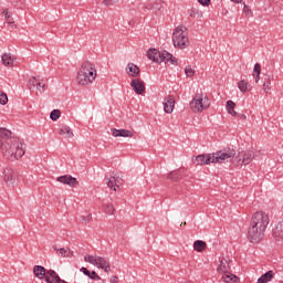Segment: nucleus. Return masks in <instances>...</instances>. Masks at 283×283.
I'll use <instances>...</instances> for the list:
<instances>
[{"mask_svg": "<svg viewBox=\"0 0 283 283\" xmlns=\"http://www.w3.org/2000/svg\"><path fill=\"white\" fill-rule=\"evenodd\" d=\"M103 211L107 216H114L116 208H114V205H112V203H103Z\"/></svg>", "mask_w": 283, "mask_h": 283, "instance_id": "nucleus-30", "label": "nucleus"}, {"mask_svg": "<svg viewBox=\"0 0 283 283\" xmlns=\"http://www.w3.org/2000/svg\"><path fill=\"white\" fill-rule=\"evenodd\" d=\"M8 104V94L0 92V105H7Z\"/></svg>", "mask_w": 283, "mask_h": 283, "instance_id": "nucleus-38", "label": "nucleus"}, {"mask_svg": "<svg viewBox=\"0 0 283 283\" xmlns=\"http://www.w3.org/2000/svg\"><path fill=\"white\" fill-rule=\"evenodd\" d=\"M81 273L85 274L86 277H90L91 273L90 270H87V268H81L80 269Z\"/></svg>", "mask_w": 283, "mask_h": 283, "instance_id": "nucleus-44", "label": "nucleus"}, {"mask_svg": "<svg viewBox=\"0 0 283 283\" xmlns=\"http://www.w3.org/2000/svg\"><path fill=\"white\" fill-rule=\"evenodd\" d=\"M174 107H176V98L174 95H168L164 98V112L166 114H174Z\"/></svg>", "mask_w": 283, "mask_h": 283, "instance_id": "nucleus-12", "label": "nucleus"}, {"mask_svg": "<svg viewBox=\"0 0 283 283\" xmlns=\"http://www.w3.org/2000/svg\"><path fill=\"white\" fill-rule=\"evenodd\" d=\"M269 222H270L269 214L262 211H258L252 214L250 227L263 229L266 231V227H269Z\"/></svg>", "mask_w": 283, "mask_h": 283, "instance_id": "nucleus-4", "label": "nucleus"}, {"mask_svg": "<svg viewBox=\"0 0 283 283\" xmlns=\"http://www.w3.org/2000/svg\"><path fill=\"white\" fill-rule=\"evenodd\" d=\"M106 185L107 187H109V189H113L114 191H116V189H118V184L116 182V177H109L106 179Z\"/></svg>", "mask_w": 283, "mask_h": 283, "instance_id": "nucleus-33", "label": "nucleus"}, {"mask_svg": "<svg viewBox=\"0 0 283 283\" xmlns=\"http://www.w3.org/2000/svg\"><path fill=\"white\" fill-rule=\"evenodd\" d=\"M56 180L62 185H69V187H78V180L70 175L60 176Z\"/></svg>", "mask_w": 283, "mask_h": 283, "instance_id": "nucleus-14", "label": "nucleus"}, {"mask_svg": "<svg viewBox=\"0 0 283 283\" xmlns=\"http://www.w3.org/2000/svg\"><path fill=\"white\" fill-rule=\"evenodd\" d=\"M2 14H3V17H4V19H6L7 21H10V19H12V13H10V11H8V9H4V10L2 11Z\"/></svg>", "mask_w": 283, "mask_h": 283, "instance_id": "nucleus-41", "label": "nucleus"}, {"mask_svg": "<svg viewBox=\"0 0 283 283\" xmlns=\"http://www.w3.org/2000/svg\"><path fill=\"white\" fill-rule=\"evenodd\" d=\"M171 63V65H178V59L176 56H174L172 54H170V57L167 60L165 59L164 63Z\"/></svg>", "mask_w": 283, "mask_h": 283, "instance_id": "nucleus-37", "label": "nucleus"}, {"mask_svg": "<svg viewBox=\"0 0 283 283\" xmlns=\"http://www.w3.org/2000/svg\"><path fill=\"white\" fill-rule=\"evenodd\" d=\"M81 222H84V224H87V222H92V213L86 212L84 216L80 217Z\"/></svg>", "mask_w": 283, "mask_h": 283, "instance_id": "nucleus-36", "label": "nucleus"}, {"mask_svg": "<svg viewBox=\"0 0 283 283\" xmlns=\"http://www.w3.org/2000/svg\"><path fill=\"white\" fill-rule=\"evenodd\" d=\"M6 145V142L3 139H0V149L2 150L3 154V146Z\"/></svg>", "mask_w": 283, "mask_h": 283, "instance_id": "nucleus-47", "label": "nucleus"}, {"mask_svg": "<svg viewBox=\"0 0 283 283\" xmlns=\"http://www.w3.org/2000/svg\"><path fill=\"white\" fill-rule=\"evenodd\" d=\"M51 120H59L61 118V111L59 109H53L50 114Z\"/></svg>", "mask_w": 283, "mask_h": 283, "instance_id": "nucleus-35", "label": "nucleus"}, {"mask_svg": "<svg viewBox=\"0 0 283 283\" xmlns=\"http://www.w3.org/2000/svg\"><path fill=\"white\" fill-rule=\"evenodd\" d=\"M3 158L7 160H21L25 156V143L19 137H12L4 142L3 145Z\"/></svg>", "mask_w": 283, "mask_h": 283, "instance_id": "nucleus-1", "label": "nucleus"}, {"mask_svg": "<svg viewBox=\"0 0 283 283\" xmlns=\"http://www.w3.org/2000/svg\"><path fill=\"white\" fill-rule=\"evenodd\" d=\"M238 87L240 90V92L244 93V92H249V90H251V84H249V82L241 80L238 83Z\"/></svg>", "mask_w": 283, "mask_h": 283, "instance_id": "nucleus-32", "label": "nucleus"}, {"mask_svg": "<svg viewBox=\"0 0 283 283\" xmlns=\"http://www.w3.org/2000/svg\"><path fill=\"white\" fill-rule=\"evenodd\" d=\"M29 90L30 92L36 90V94H43L45 92V84L41 82L40 76H33L29 80Z\"/></svg>", "mask_w": 283, "mask_h": 283, "instance_id": "nucleus-11", "label": "nucleus"}, {"mask_svg": "<svg viewBox=\"0 0 283 283\" xmlns=\"http://www.w3.org/2000/svg\"><path fill=\"white\" fill-rule=\"evenodd\" d=\"M126 72L127 74H129V76H132L133 78H136V76L140 74V69L136 64L129 63L126 67Z\"/></svg>", "mask_w": 283, "mask_h": 283, "instance_id": "nucleus-22", "label": "nucleus"}, {"mask_svg": "<svg viewBox=\"0 0 283 283\" xmlns=\"http://www.w3.org/2000/svg\"><path fill=\"white\" fill-rule=\"evenodd\" d=\"M222 280L224 283H235L238 282V276L234 274H231V272H227L226 274L222 275Z\"/></svg>", "mask_w": 283, "mask_h": 283, "instance_id": "nucleus-27", "label": "nucleus"}, {"mask_svg": "<svg viewBox=\"0 0 283 283\" xmlns=\"http://www.w3.org/2000/svg\"><path fill=\"white\" fill-rule=\"evenodd\" d=\"M264 233H266V230H263L261 228H253V227H249L248 229V240L252 243V244H258V242H260L261 240H264Z\"/></svg>", "mask_w": 283, "mask_h": 283, "instance_id": "nucleus-9", "label": "nucleus"}, {"mask_svg": "<svg viewBox=\"0 0 283 283\" xmlns=\"http://www.w3.org/2000/svg\"><path fill=\"white\" fill-rule=\"evenodd\" d=\"M261 71H262V66L260 65V63L254 64L252 76H253L255 83H260Z\"/></svg>", "mask_w": 283, "mask_h": 283, "instance_id": "nucleus-29", "label": "nucleus"}, {"mask_svg": "<svg viewBox=\"0 0 283 283\" xmlns=\"http://www.w3.org/2000/svg\"><path fill=\"white\" fill-rule=\"evenodd\" d=\"M272 235L275 242L283 241V221L279 222L272 230Z\"/></svg>", "mask_w": 283, "mask_h": 283, "instance_id": "nucleus-15", "label": "nucleus"}, {"mask_svg": "<svg viewBox=\"0 0 283 283\" xmlns=\"http://www.w3.org/2000/svg\"><path fill=\"white\" fill-rule=\"evenodd\" d=\"M112 135L115 138H118V136H120L122 138H132L134 136V133H132V130H127V129H116V128H114L112 130Z\"/></svg>", "mask_w": 283, "mask_h": 283, "instance_id": "nucleus-19", "label": "nucleus"}, {"mask_svg": "<svg viewBox=\"0 0 283 283\" xmlns=\"http://www.w3.org/2000/svg\"><path fill=\"white\" fill-rule=\"evenodd\" d=\"M273 277H275V272L270 270L258 279V283H269L271 280H273Z\"/></svg>", "mask_w": 283, "mask_h": 283, "instance_id": "nucleus-23", "label": "nucleus"}, {"mask_svg": "<svg viewBox=\"0 0 283 283\" xmlns=\"http://www.w3.org/2000/svg\"><path fill=\"white\" fill-rule=\"evenodd\" d=\"M60 136H65V138H74V133L70 126H64L59 129Z\"/></svg>", "mask_w": 283, "mask_h": 283, "instance_id": "nucleus-25", "label": "nucleus"}, {"mask_svg": "<svg viewBox=\"0 0 283 283\" xmlns=\"http://www.w3.org/2000/svg\"><path fill=\"white\" fill-rule=\"evenodd\" d=\"M9 23H14V22L9 20Z\"/></svg>", "mask_w": 283, "mask_h": 283, "instance_id": "nucleus-51", "label": "nucleus"}, {"mask_svg": "<svg viewBox=\"0 0 283 283\" xmlns=\"http://www.w3.org/2000/svg\"><path fill=\"white\" fill-rule=\"evenodd\" d=\"M0 138H2L3 143H6V140L12 138V132L7 128H0Z\"/></svg>", "mask_w": 283, "mask_h": 283, "instance_id": "nucleus-31", "label": "nucleus"}, {"mask_svg": "<svg viewBox=\"0 0 283 283\" xmlns=\"http://www.w3.org/2000/svg\"><path fill=\"white\" fill-rule=\"evenodd\" d=\"M232 3H242V0H231Z\"/></svg>", "mask_w": 283, "mask_h": 283, "instance_id": "nucleus-49", "label": "nucleus"}, {"mask_svg": "<svg viewBox=\"0 0 283 283\" xmlns=\"http://www.w3.org/2000/svg\"><path fill=\"white\" fill-rule=\"evenodd\" d=\"M255 158V153L253 150H243L238 154L235 160L238 165H251Z\"/></svg>", "mask_w": 283, "mask_h": 283, "instance_id": "nucleus-10", "label": "nucleus"}, {"mask_svg": "<svg viewBox=\"0 0 283 283\" xmlns=\"http://www.w3.org/2000/svg\"><path fill=\"white\" fill-rule=\"evenodd\" d=\"M190 17H193V11H190Z\"/></svg>", "mask_w": 283, "mask_h": 283, "instance_id": "nucleus-50", "label": "nucleus"}, {"mask_svg": "<svg viewBox=\"0 0 283 283\" xmlns=\"http://www.w3.org/2000/svg\"><path fill=\"white\" fill-rule=\"evenodd\" d=\"M172 45L178 50H187L189 46V33L187 27L178 25L172 32Z\"/></svg>", "mask_w": 283, "mask_h": 283, "instance_id": "nucleus-3", "label": "nucleus"}, {"mask_svg": "<svg viewBox=\"0 0 283 283\" xmlns=\"http://www.w3.org/2000/svg\"><path fill=\"white\" fill-rule=\"evenodd\" d=\"M226 107L228 114H230L231 116H238V112H235V102L228 101Z\"/></svg>", "mask_w": 283, "mask_h": 283, "instance_id": "nucleus-28", "label": "nucleus"}, {"mask_svg": "<svg viewBox=\"0 0 283 283\" xmlns=\"http://www.w3.org/2000/svg\"><path fill=\"white\" fill-rule=\"evenodd\" d=\"M130 86L133 88V91L135 92V94H143L145 92V82L135 78L132 81Z\"/></svg>", "mask_w": 283, "mask_h": 283, "instance_id": "nucleus-17", "label": "nucleus"}, {"mask_svg": "<svg viewBox=\"0 0 283 283\" xmlns=\"http://www.w3.org/2000/svg\"><path fill=\"white\" fill-rule=\"evenodd\" d=\"M88 277L90 280H101V276L96 273V271H92Z\"/></svg>", "mask_w": 283, "mask_h": 283, "instance_id": "nucleus-42", "label": "nucleus"}, {"mask_svg": "<svg viewBox=\"0 0 283 283\" xmlns=\"http://www.w3.org/2000/svg\"><path fill=\"white\" fill-rule=\"evenodd\" d=\"M84 262H88V264H93V266H97V269H102L105 273H109L112 266L107 260L102 256L86 255L84 256Z\"/></svg>", "mask_w": 283, "mask_h": 283, "instance_id": "nucleus-7", "label": "nucleus"}, {"mask_svg": "<svg viewBox=\"0 0 283 283\" xmlns=\"http://www.w3.org/2000/svg\"><path fill=\"white\" fill-rule=\"evenodd\" d=\"M51 270H45V268L43 265H35L33 266V273L35 275V277H38L39 280H43L46 282L48 280V272H50Z\"/></svg>", "mask_w": 283, "mask_h": 283, "instance_id": "nucleus-16", "label": "nucleus"}, {"mask_svg": "<svg viewBox=\"0 0 283 283\" xmlns=\"http://www.w3.org/2000/svg\"><path fill=\"white\" fill-rule=\"evenodd\" d=\"M111 283H118V276H112L111 277Z\"/></svg>", "mask_w": 283, "mask_h": 283, "instance_id": "nucleus-46", "label": "nucleus"}, {"mask_svg": "<svg viewBox=\"0 0 283 283\" xmlns=\"http://www.w3.org/2000/svg\"><path fill=\"white\" fill-rule=\"evenodd\" d=\"M182 176H185V168H179L178 170L169 172L167 178L168 180H174V182H178V180H180Z\"/></svg>", "mask_w": 283, "mask_h": 283, "instance_id": "nucleus-20", "label": "nucleus"}, {"mask_svg": "<svg viewBox=\"0 0 283 283\" xmlns=\"http://www.w3.org/2000/svg\"><path fill=\"white\" fill-rule=\"evenodd\" d=\"M14 56H12L10 53H4L1 56L2 65L6 67H12L14 65Z\"/></svg>", "mask_w": 283, "mask_h": 283, "instance_id": "nucleus-21", "label": "nucleus"}, {"mask_svg": "<svg viewBox=\"0 0 283 283\" xmlns=\"http://www.w3.org/2000/svg\"><path fill=\"white\" fill-rule=\"evenodd\" d=\"M283 283V282H282Z\"/></svg>", "mask_w": 283, "mask_h": 283, "instance_id": "nucleus-52", "label": "nucleus"}, {"mask_svg": "<svg viewBox=\"0 0 283 283\" xmlns=\"http://www.w3.org/2000/svg\"><path fill=\"white\" fill-rule=\"evenodd\" d=\"M185 73H186V76L191 77V76H193V74H196V71H193V69H191L190 66H187L185 69Z\"/></svg>", "mask_w": 283, "mask_h": 283, "instance_id": "nucleus-40", "label": "nucleus"}, {"mask_svg": "<svg viewBox=\"0 0 283 283\" xmlns=\"http://www.w3.org/2000/svg\"><path fill=\"white\" fill-rule=\"evenodd\" d=\"M3 180L8 187H14V182H17V172L7 168L3 172Z\"/></svg>", "mask_w": 283, "mask_h": 283, "instance_id": "nucleus-13", "label": "nucleus"}, {"mask_svg": "<svg viewBox=\"0 0 283 283\" xmlns=\"http://www.w3.org/2000/svg\"><path fill=\"white\" fill-rule=\"evenodd\" d=\"M53 251H55L56 253H59L60 249L56 245H52Z\"/></svg>", "mask_w": 283, "mask_h": 283, "instance_id": "nucleus-48", "label": "nucleus"}, {"mask_svg": "<svg viewBox=\"0 0 283 283\" xmlns=\"http://www.w3.org/2000/svg\"><path fill=\"white\" fill-rule=\"evenodd\" d=\"M213 161V155H199L195 159L196 165H211Z\"/></svg>", "mask_w": 283, "mask_h": 283, "instance_id": "nucleus-18", "label": "nucleus"}, {"mask_svg": "<svg viewBox=\"0 0 283 283\" xmlns=\"http://www.w3.org/2000/svg\"><path fill=\"white\" fill-rule=\"evenodd\" d=\"M147 57L154 63H165V59L167 60L171 59V53L167 51L160 52L156 49H150L147 52Z\"/></svg>", "mask_w": 283, "mask_h": 283, "instance_id": "nucleus-8", "label": "nucleus"}, {"mask_svg": "<svg viewBox=\"0 0 283 283\" xmlns=\"http://www.w3.org/2000/svg\"><path fill=\"white\" fill-rule=\"evenodd\" d=\"M198 3H200V6H210L211 0H198Z\"/></svg>", "mask_w": 283, "mask_h": 283, "instance_id": "nucleus-45", "label": "nucleus"}, {"mask_svg": "<svg viewBox=\"0 0 283 283\" xmlns=\"http://www.w3.org/2000/svg\"><path fill=\"white\" fill-rule=\"evenodd\" d=\"M271 90V80L268 78L263 82V91L266 94Z\"/></svg>", "mask_w": 283, "mask_h": 283, "instance_id": "nucleus-39", "label": "nucleus"}, {"mask_svg": "<svg viewBox=\"0 0 283 283\" xmlns=\"http://www.w3.org/2000/svg\"><path fill=\"white\" fill-rule=\"evenodd\" d=\"M76 81L82 86L92 85L96 81V66L90 61L82 63Z\"/></svg>", "mask_w": 283, "mask_h": 283, "instance_id": "nucleus-2", "label": "nucleus"}, {"mask_svg": "<svg viewBox=\"0 0 283 283\" xmlns=\"http://www.w3.org/2000/svg\"><path fill=\"white\" fill-rule=\"evenodd\" d=\"M103 3L105 6H114L115 3H118V0H103Z\"/></svg>", "mask_w": 283, "mask_h": 283, "instance_id": "nucleus-43", "label": "nucleus"}, {"mask_svg": "<svg viewBox=\"0 0 283 283\" xmlns=\"http://www.w3.org/2000/svg\"><path fill=\"white\" fill-rule=\"evenodd\" d=\"M218 273H222L223 275L226 273H229L231 271V265H229V261L227 260H221L220 265L217 269Z\"/></svg>", "mask_w": 283, "mask_h": 283, "instance_id": "nucleus-24", "label": "nucleus"}, {"mask_svg": "<svg viewBox=\"0 0 283 283\" xmlns=\"http://www.w3.org/2000/svg\"><path fill=\"white\" fill-rule=\"evenodd\" d=\"M235 158V150L233 148H224L212 154L213 163H231Z\"/></svg>", "mask_w": 283, "mask_h": 283, "instance_id": "nucleus-6", "label": "nucleus"}, {"mask_svg": "<svg viewBox=\"0 0 283 283\" xmlns=\"http://www.w3.org/2000/svg\"><path fill=\"white\" fill-rule=\"evenodd\" d=\"M207 107H209V98L203 97L200 93H197L190 102V109H192L195 114H200V112L207 109Z\"/></svg>", "mask_w": 283, "mask_h": 283, "instance_id": "nucleus-5", "label": "nucleus"}, {"mask_svg": "<svg viewBox=\"0 0 283 283\" xmlns=\"http://www.w3.org/2000/svg\"><path fill=\"white\" fill-rule=\"evenodd\" d=\"M59 253L62 258H70V255H72V250H70L69 248H61Z\"/></svg>", "mask_w": 283, "mask_h": 283, "instance_id": "nucleus-34", "label": "nucleus"}, {"mask_svg": "<svg viewBox=\"0 0 283 283\" xmlns=\"http://www.w3.org/2000/svg\"><path fill=\"white\" fill-rule=\"evenodd\" d=\"M207 249V242L202 240H197L193 242V250L198 253H202Z\"/></svg>", "mask_w": 283, "mask_h": 283, "instance_id": "nucleus-26", "label": "nucleus"}]
</instances>
